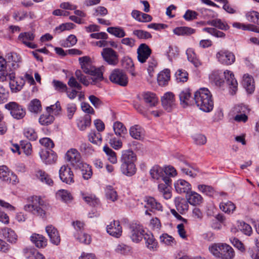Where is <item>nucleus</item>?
I'll use <instances>...</instances> for the list:
<instances>
[{"label":"nucleus","mask_w":259,"mask_h":259,"mask_svg":"<svg viewBox=\"0 0 259 259\" xmlns=\"http://www.w3.org/2000/svg\"><path fill=\"white\" fill-rule=\"evenodd\" d=\"M194 103L199 109L205 112L211 111L213 107L212 95L208 89L200 88L194 94Z\"/></svg>","instance_id":"f257e3e1"},{"label":"nucleus","mask_w":259,"mask_h":259,"mask_svg":"<svg viewBox=\"0 0 259 259\" xmlns=\"http://www.w3.org/2000/svg\"><path fill=\"white\" fill-rule=\"evenodd\" d=\"M78 60L83 71L93 76L90 78L92 80L91 84H95L97 82L103 79V67L96 68L93 66L91 63V58L89 56L80 57Z\"/></svg>","instance_id":"f03ea898"},{"label":"nucleus","mask_w":259,"mask_h":259,"mask_svg":"<svg viewBox=\"0 0 259 259\" xmlns=\"http://www.w3.org/2000/svg\"><path fill=\"white\" fill-rule=\"evenodd\" d=\"M50 207L49 204L40 197L35 196L32 197L31 203L24 206V209L34 215L45 218H46V211L49 209Z\"/></svg>","instance_id":"7ed1b4c3"},{"label":"nucleus","mask_w":259,"mask_h":259,"mask_svg":"<svg viewBox=\"0 0 259 259\" xmlns=\"http://www.w3.org/2000/svg\"><path fill=\"white\" fill-rule=\"evenodd\" d=\"M5 108L10 111L11 115L15 119H23L26 115V109L16 102H10L5 105Z\"/></svg>","instance_id":"20e7f679"},{"label":"nucleus","mask_w":259,"mask_h":259,"mask_svg":"<svg viewBox=\"0 0 259 259\" xmlns=\"http://www.w3.org/2000/svg\"><path fill=\"white\" fill-rule=\"evenodd\" d=\"M217 61L221 64L229 66L233 64L236 60L234 53L228 50L222 49L215 55Z\"/></svg>","instance_id":"39448f33"},{"label":"nucleus","mask_w":259,"mask_h":259,"mask_svg":"<svg viewBox=\"0 0 259 259\" xmlns=\"http://www.w3.org/2000/svg\"><path fill=\"white\" fill-rule=\"evenodd\" d=\"M130 236L132 240L136 243H139L144 237L146 232L143 226L139 223H133L130 226Z\"/></svg>","instance_id":"423d86ee"},{"label":"nucleus","mask_w":259,"mask_h":259,"mask_svg":"<svg viewBox=\"0 0 259 259\" xmlns=\"http://www.w3.org/2000/svg\"><path fill=\"white\" fill-rule=\"evenodd\" d=\"M110 80L115 84L125 87L128 83V77L121 70L116 69L112 71L109 76Z\"/></svg>","instance_id":"0eeeda50"},{"label":"nucleus","mask_w":259,"mask_h":259,"mask_svg":"<svg viewBox=\"0 0 259 259\" xmlns=\"http://www.w3.org/2000/svg\"><path fill=\"white\" fill-rule=\"evenodd\" d=\"M0 180L7 184L13 185L18 182L17 176L6 165L0 166Z\"/></svg>","instance_id":"6e6552de"},{"label":"nucleus","mask_w":259,"mask_h":259,"mask_svg":"<svg viewBox=\"0 0 259 259\" xmlns=\"http://www.w3.org/2000/svg\"><path fill=\"white\" fill-rule=\"evenodd\" d=\"M101 56L103 60L109 65L115 66L119 62L117 53L112 48H104L101 52Z\"/></svg>","instance_id":"1a4fd4ad"},{"label":"nucleus","mask_w":259,"mask_h":259,"mask_svg":"<svg viewBox=\"0 0 259 259\" xmlns=\"http://www.w3.org/2000/svg\"><path fill=\"white\" fill-rule=\"evenodd\" d=\"M65 158L74 168H77L83 162L79 152L76 149L72 148L68 150L65 154Z\"/></svg>","instance_id":"9d476101"},{"label":"nucleus","mask_w":259,"mask_h":259,"mask_svg":"<svg viewBox=\"0 0 259 259\" xmlns=\"http://www.w3.org/2000/svg\"><path fill=\"white\" fill-rule=\"evenodd\" d=\"M161 101L163 108L167 112H171L176 106L175 95L171 92L164 93L161 98Z\"/></svg>","instance_id":"9b49d317"},{"label":"nucleus","mask_w":259,"mask_h":259,"mask_svg":"<svg viewBox=\"0 0 259 259\" xmlns=\"http://www.w3.org/2000/svg\"><path fill=\"white\" fill-rule=\"evenodd\" d=\"M60 180L67 184L70 185L74 182V174L71 168L67 165H62L59 170Z\"/></svg>","instance_id":"f8f14e48"},{"label":"nucleus","mask_w":259,"mask_h":259,"mask_svg":"<svg viewBox=\"0 0 259 259\" xmlns=\"http://www.w3.org/2000/svg\"><path fill=\"white\" fill-rule=\"evenodd\" d=\"M163 181L164 182V184H159L158 190L160 193L162 195L163 198L167 200L172 196L171 191L172 180H169L168 178H165Z\"/></svg>","instance_id":"ddd939ff"},{"label":"nucleus","mask_w":259,"mask_h":259,"mask_svg":"<svg viewBox=\"0 0 259 259\" xmlns=\"http://www.w3.org/2000/svg\"><path fill=\"white\" fill-rule=\"evenodd\" d=\"M180 104L185 107L189 105H193L194 103V96H193L191 90L189 89H185L179 94Z\"/></svg>","instance_id":"4468645a"},{"label":"nucleus","mask_w":259,"mask_h":259,"mask_svg":"<svg viewBox=\"0 0 259 259\" xmlns=\"http://www.w3.org/2000/svg\"><path fill=\"white\" fill-rule=\"evenodd\" d=\"M35 35L32 32H25L20 33L18 39L19 41L31 49H36L37 45L31 42L34 39Z\"/></svg>","instance_id":"2eb2a0df"},{"label":"nucleus","mask_w":259,"mask_h":259,"mask_svg":"<svg viewBox=\"0 0 259 259\" xmlns=\"http://www.w3.org/2000/svg\"><path fill=\"white\" fill-rule=\"evenodd\" d=\"M39 156L46 164L54 163L57 159V155L52 150L42 149L39 152Z\"/></svg>","instance_id":"dca6fc26"},{"label":"nucleus","mask_w":259,"mask_h":259,"mask_svg":"<svg viewBox=\"0 0 259 259\" xmlns=\"http://www.w3.org/2000/svg\"><path fill=\"white\" fill-rule=\"evenodd\" d=\"M107 232L111 236L119 238L122 235V227L119 221L113 220L106 227Z\"/></svg>","instance_id":"f3484780"},{"label":"nucleus","mask_w":259,"mask_h":259,"mask_svg":"<svg viewBox=\"0 0 259 259\" xmlns=\"http://www.w3.org/2000/svg\"><path fill=\"white\" fill-rule=\"evenodd\" d=\"M138 61L142 63L146 62L151 54V50L146 44H141L137 49Z\"/></svg>","instance_id":"a211bd4d"},{"label":"nucleus","mask_w":259,"mask_h":259,"mask_svg":"<svg viewBox=\"0 0 259 259\" xmlns=\"http://www.w3.org/2000/svg\"><path fill=\"white\" fill-rule=\"evenodd\" d=\"M46 231L51 242L54 245H58L61 241V237L57 229L52 225H49L46 227Z\"/></svg>","instance_id":"6ab92c4d"},{"label":"nucleus","mask_w":259,"mask_h":259,"mask_svg":"<svg viewBox=\"0 0 259 259\" xmlns=\"http://www.w3.org/2000/svg\"><path fill=\"white\" fill-rule=\"evenodd\" d=\"M145 207L151 211H163V207L161 204L158 202L154 197H146L145 198Z\"/></svg>","instance_id":"aec40b11"},{"label":"nucleus","mask_w":259,"mask_h":259,"mask_svg":"<svg viewBox=\"0 0 259 259\" xmlns=\"http://www.w3.org/2000/svg\"><path fill=\"white\" fill-rule=\"evenodd\" d=\"M176 191L179 194H188L191 190V184L186 181L182 179L178 180L174 183Z\"/></svg>","instance_id":"412c9836"},{"label":"nucleus","mask_w":259,"mask_h":259,"mask_svg":"<svg viewBox=\"0 0 259 259\" xmlns=\"http://www.w3.org/2000/svg\"><path fill=\"white\" fill-rule=\"evenodd\" d=\"M136 160L137 155L132 150L122 151L120 158L121 164H135Z\"/></svg>","instance_id":"4be33fe9"},{"label":"nucleus","mask_w":259,"mask_h":259,"mask_svg":"<svg viewBox=\"0 0 259 259\" xmlns=\"http://www.w3.org/2000/svg\"><path fill=\"white\" fill-rule=\"evenodd\" d=\"M130 135L135 139L142 140L144 138L145 131L140 125L136 124L131 127Z\"/></svg>","instance_id":"5701e85b"},{"label":"nucleus","mask_w":259,"mask_h":259,"mask_svg":"<svg viewBox=\"0 0 259 259\" xmlns=\"http://www.w3.org/2000/svg\"><path fill=\"white\" fill-rule=\"evenodd\" d=\"M224 74L227 83L235 93L237 89L238 82L234 77V73L230 70H226L224 71Z\"/></svg>","instance_id":"b1692460"},{"label":"nucleus","mask_w":259,"mask_h":259,"mask_svg":"<svg viewBox=\"0 0 259 259\" xmlns=\"http://www.w3.org/2000/svg\"><path fill=\"white\" fill-rule=\"evenodd\" d=\"M30 240L38 248H44L47 245V239L40 234H32L30 236Z\"/></svg>","instance_id":"393cba45"},{"label":"nucleus","mask_w":259,"mask_h":259,"mask_svg":"<svg viewBox=\"0 0 259 259\" xmlns=\"http://www.w3.org/2000/svg\"><path fill=\"white\" fill-rule=\"evenodd\" d=\"M234 255L235 252L232 247L226 243H222L220 258L232 259Z\"/></svg>","instance_id":"a878e982"},{"label":"nucleus","mask_w":259,"mask_h":259,"mask_svg":"<svg viewBox=\"0 0 259 259\" xmlns=\"http://www.w3.org/2000/svg\"><path fill=\"white\" fill-rule=\"evenodd\" d=\"M145 241L146 246L150 250H156L158 247V243L153 235L151 233H146L143 238Z\"/></svg>","instance_id":"bb28decb"},{"label":"nucleus","mask_w":259,"mask_h":259,"mask_svg":"<svg viewBox=\"0 0 259 259\" xmlns=\"http://www.w3.org/2000/svg\"><path fill=\"white\" fill-rule=\"evenodd\" d=\"M36 178L42 183L49 186H53L54 182L50 176L44 170L38 169L35 172Z\"/></svg>","instance_id":"cd10ccee"},{"label":"nucleus","mask_w":259,"mask_h":259,"mask_svg":"<svg viewBox=\"0 0 259 259\" xmlns=\"http://www.w3.org/2000/svg\"><path fill=\"white\" fill-rule=\"evenodd\" d=\"M25 83L24 79L22 77H18L15 80L9 82L11 91L13 93H17L20 91Z\"/></svg>","instance_id":"c85d7f7f"},{"label":"nucleus","mask_w":259,"mask_h":259,"mask_svg":"<svg viewBox=\"0 0 259 259\" xmlns=\"http://www.w3.org/2000/svg\"><path fill=\"white\" fill-rule=\"evenodd\" d=\"M242 85L246 91L249 93H252L254 91L253 78L252 76L248 74H244L243 77Z\"/></svg>","instance_id":"c756f323"},{"label":"nucleus","mask_w":259,"mask_h":259,"mask_svg":"<svg viewBox=\"0 0 259 259\" xmlns=\"http://www.w3.org/2000/svg\"><path fill=\"white\" fill-rule=\"evenodd\" d=\"M175 204L177 210L181 214H183L188 210L189 203L188 200L184 198L178 197L175 199Z\"/></svg>","instance_id":"7c9ffc66"},{"label":"nucleus","mask_w":259,"mask_h":259,"mask_svg":"<svg viewBox=\"0 0 259 259\" xmlns=\"http://www.w3.org/2000/svg\"><path fill=\"white\" fill-rule=\"evenodd\" d=\"M142 96L144 102L150 107H155L158 103V99L155 94L147 92L144 93Z\"/></svg>","instance_id":"2f4dec72"},{"label":"nucleus","mask_w":259,"mask_h":259,"mask_svg":"<svg viewBox=\"0 0 259 259\" xmlns=\"http://www.w3.org/2000/svg\"><path fill=\"white\" fill-rule=\"evenodd\" d=\"M188 202L192 205H199L203 202V198L201 195L194 191H191L187 196Z\"/></svg>","instance_id":"473e14b6"},{"label":"nucleus","mask_w":259,"mask_h":259,"mask_svg":"<svg viewBox=\"0 0 259 259\" xmlns=\"http://www.w3.org/2000/svg\"><path fill=\"white\" fill-rule=\"evenodd\" d=\"M133 18L139 22H148L152 21V17L150 15L143 13L138 10H133L131 13Z\"/></svg>","instance_id":"72a5a7b5"},{"label":"nucleus","mask_w":259,"mask_h":259,"mask_svg":"<svg viewBox=\"0 0 259 259\" xmlns=\"http://www.w3.org/2000/svg\"><path fill=\"white\" fill-rule=\"evenodd\" d=\"M120 170L123 175L127 177H132L136 173L137 168L136 164L121 163Z\"/></svg>","instance_id":"f704fd0d"},{"label":"nucleus","mask_w":259,"mask_h":259,"mask_svg":"<svg viewBox=\"0 0 259 259\" xmlns=\"http://www.w3.org/2000/svg\"><path fill=\"white\" fill-rule=\"evenodd\" d=\"M75 169H79L81 171L82 178L84 180L90 179L93 175L91 166L86 163L82 162L80 165H79V167H77V168Z\"/></svg>","instance_id":"c9c22d12"},{"label":"nucleus","mask_w":259,"mask_h":259,"mask_svg":"<svg viewBox=\"0 0 259 259\" xmlns=\"http://www.w3.org/2000/svg\"><path fill=\"white\" fill-rule=\"evenodd\" d=\"M0 233L3 236L7 239V240L11 243L15 242L17 239V236L11 228H4L1 229Z\"/></svg>","instance_id":"e433bc0d"},{"label":"nucleus","mask_w":259,"mask_h":259,"mask_svg":"<svg viewBox=\"0 0 259 259\" xmlns=\"http://www.w3.org/2000/svg\"><path fill=\"white\" fill-rule=\"evenodd\" d=\"M179 165L182 172L190 176L191 178H195L196 176V174L193 172L191 169V167L189 163L184 159H181L179 163Z\"/></svg>","instance_id":"4c0bfd02"},{"label":"nucleus","mask_w":259,"mask_h":259,"mask_svg":"<svg viewBox=\"0 0 259 259\" xmlns=\"http://www.w3.org/2000/svg\"><path fill=\"white\" fill-rule=\"evenodd\" d=\"M56 195L58 199H60L65 203L70 202L73 199L71 193L66 190L61 189L58 190Z\"/></svg>","instance_id":"58836bf2"},{"label":"nucleus","mask_w":259,"mask_h":259,"mask_svg":"<svg viewBox=\"0 0 259 259\" xmlns=\"http://www.w3.org/2000/svg\"><path fill=\"white\" fill-rule=\"evenodd\" d=\"M170 70L168 69H164L160 72L157 76V81L159 85L165 86L167 84L170 79Z\"/></svg>","instance_id":"ea45409f"},{"label":"nucleus","mask_w":259,"mask_h":259,"mask_svg":"<svg viewBox=\"0 0 259 259\" xmlns=\"http://www.w3.org/2000/svg\"><path fill=\"white\" fill-rule=\"evenodd\" d=\"M76 123L77 127L80 130L84 131L91 125V117L89 115H85L77 119Z\"/></svg>","instance_id":"a19ab883"},{"label":"nucleus","mask_w":259,"mask_h":259,"mask_svg":"<svg viewBox=\"0 0 259 259\" xmlns=\"http://www.w3.org/2000/svg\"><path fill=\"white\" fill-rule=\"evenodd\" d=\"M23 253L28 259H45L44 255L34 249L26 248L23 249Z\"/></svg>","instance_id":"79ce46f5"},{"label":"nucleus","mask_w":259,"mask_h":259,"mask_svg":"<svg viewBox=\"0 0 259 259\" xmlns=\"http://www.w3.org/2000/svg\"><path fill=\"white\" fill-rule=\"evenodd\" d=\"M28 110L30 112L35 114L40 113L42 110L40 101L37 99H34L31 100L28 105Z\"/></svg>","instance_id":"37998d69"},{"label":"nucleus","mask_w":259,"mask_h":259,"mask_svg":"<svg viewBox=\"0 0 259 259\" xmlns=\"http://www.w3.org/2000/svg\"><path fill=\"white\" fill-rule=\"evenodd\" d=\"M150 174L153 179L163 181L164 177V169L158 165H154L150 170Z\"/></svg>","instance_id":"c03bdc74"},{"label":"nucleus","mask_w":259,"mask_h":259,"mask_svg":"<svg viewBox=\"0 0 259 259\" xmlns=\"http://www.w3.org/2000/svg\"><path fill=\"white\" fill-rule=\"evenodd\" d=\"M173 32L177 35H189L195 32V30L191 27L186 26L177 27L175 28Z\"/></svg>","instance_id":"a18cd8bd"},{"label":"nucleus","mask_w":259,"mask_h":259,"mask_svg":"<svg viewBox=\"0 0 259 259\" xmlns=\"http://www.w3.org/2000/svg\"><path fill=\"white\" fill-rule=\"evenodd\" d=\"M207 24L215 27L222 30H227L229 29V26L220 19H215L207 22Z\"/></svg>","instance_id":"49530a36"},{"label":"nucleus","mask_w":259,"mask_h":259,"mask_svg":"<svg viewBox=\"0 0 259 259\" xmlns=\"http://www.w3.org/2000/svg\"><path fill=\"white\" fill-rule=\"evenodd\" d=\"M188 60L191 62L195 67H198L201 65L200 60L197 58L196 55L193 49L189 48L186 51Z\"/></svg>","instance_id":"de8ad7c7"},{"label":"nucleus","mask_w":259,"mask_h":259,"mask_svg":"<svg viewBox=\"0 0 259 259\" xmlns=\"http://www.w3.org/2000/svg\"><path fill=\"white\" fill-rule=\"evenodd\" d=\"M105 195L107 199L115 202L118 199V195L116 191L111 185H108L105 189Z\"/></svg>","instance_id":"09e8293b"},{"label":"nucleus","mask_w":259,"mask_h":259,"mask_svg":"<svg viewBox=\"0 0 259 259\" xmlns=\"http://www.w3.org/2000/svg\"><path fill=\"white\" fill-rule=\"evenodd\" d=\"M107 31L110 34L118 38H123L126 35L124 29L119 26L108 27Z\"/></svg>","instance_id":"8fccbe9b"},{"label":"nucleus","mask_w":259,"mask_h":259,"mask_svg":"<svg viewBox=\"0 0 259 259\" xmlns=\"http://www.w3.org/2000/svg\"><path fill=\"white\" fill-rule=\"evenodd\" d=\"M220 208L224 212L230 214L234 212L236 209L235 205L231 201L222 202L220 204Z\"/></svg>","instance_id":"3c124183"},{"label":"nucleus","mask_w":259,"mask_h":259,"mask_svg":"<svg viewBox=\"0 0 259 259\" xmlns=\"http://www.w3.org/2000/svg\"><path fill=\"white\" fill-rule=\"evenodd\" d=\"M89 140L94 144L100 145L102 139L100 133L95 131H91L88 135Z\"/></svg>","instance_id":"603ef678"},{"label":"nucleus","mask_w":259,"mask_h":259,"mask_svg":"<svg viewBox=\"0 0 259 259\" xmlns=\"http://www.w3.org/2000/svg\"><path fill=\"white\" fill-rule=\"evenodd\" d=\"M113 128L115 134L119 137H123L127 132L126 128L123 124L119 121L114 122Z\"/></svg>","instance_id":"864d4df0"},{"label":"nucleus","mask_w":259,"mask_h":259,"mask_svg":"<svg viewBox=\"0 0 259 259\" xmlns=\"http://www.w3.org/2000/svg\"><path fill=\"white\" fill-rule=\"evenodd\" d=\"M197 188L200 192L209 197H213L216 192L214 188L211 186L206 185H199Z\"/></svg>","instance_id":"5fc2aeb1"},{"label":"nucleus","mask_w":259,"mask_h":259,"mask_svg":"<svg viewBox=\"0 0 259 259\" xmlns=\"http://www.w3.org/2000/svg\"><path fill=\"white\" fill-rule=\"evenodd\" d=\"M82 199L90 206H96L100 203L99 199L93 194L85 195L81 193Z\"/></svg>","instance_id":"6e6d98bb"},{"label":"nucleus","mask_w":259,"mask_h":259,"mask_svg":"<svg viewBox=\"0 0 259 259\" xmlns=\"http://www.w3.org/2000/svg\"><path fill=\"white\" fill-rule=\"evenodd\" d=\"M175 77L177 82H185L188 79V73L185 70L180 69L176 72Z\"/></svg>","instance_id":"4d7b16f0"},{"label":"nucleus","mask_w":259,"mask_h":259,"mask_svg":"<svg viewBox=\"0 0 259 259\" xmlns=\"http://www.w3.org/2000/svg\"><path fill=\"white\" fill-rule=\"evenodd\" d=\"M9 62L11 61V67L15 70L19 68L21 62V58L19 55L16 53H12L10 57L9 58Z\"/></svg>","instance_id":"13d9d810"},{"label":"nucleus","mask_w":259,"mask_h":259,"mask_svg":"<svg viewBox=\"0 0 259 259\" xmlns=\"http://www.w3.org/2000/svg\"><path fill=\"white\" fill-rule=\"evenodd\" d=\"M54 117L50 113L42 114L39 118V122L42 125H48L53 123L54 120Z\"/></svg>","instance_id":"bf43d9fd"},{"label":"nucleus","mask_w":259,"mask_h":259,"mask_svg":"<svg viewBox=\"0 0 259 259\" xmlns=\"http://www.w3.org/2000/svg\"><path fill=\"white\" fill-rule=\"evenodd\" d=\"M75 237L80 243L84 244H89L92 241V238L90 235L81 231L75 235Z\"/></svg>","instance_id":"052dcab7"},{"label":"nucleus","mask_w":259,"mask_h":259,"mask_svg":"<svg viewBox=\"0 0 259 259\" xmlns=\"http://www.w3.org/2000/svg\"><path fill=\"white\" fill-rule=\"evenodd\" d=\"M245 16L248 21L259 25V13L258 12L255 11L248 12Z\"/></svg>","instance_id":"680f3d73"},{"label":"nucleus","mask_w":259,"mask_h":259,"mask_svg":"<svg viewBox=\"0 0 259 259\" xmlns=\"http://www.w3.org/2000/svg\"><path fill=\"white\" fill-rule=\"evenodd\" d=\"M133 34L139 39H147L152 38V35L149 32L141 29L134 30Z\"/></svg>","instance_id":"e2e57ef3"},{"label":"nucleus","mask_w":259,"mask_h":259,"mask_svg":"<svg viewBox=\"0 0 259 259\" xmlns=\"http://www.w3.org/2000/svg\"><path fill=\"white\" fill-rule=\"evenodd\" d=\"M52 84L55 90L59 93H64L68 89L67 85L60 80H53Z\"/></svg>","instance_id":"0e129e2a"},{"label":"nucleus","mask_w":259,"mask_h":259,"mask_svg":"<svg viewBox=\"0 0 259 259\" xmlns=\"http://www.w3.org/2000/svg\"><path fill=\"white\" fill-rule=\"evenodd\" d=\"M103 151L108 156V159L112 163L114 164L117 162L116 153L111 148H110L108 146H105L103 148Z\"/></svg>","instance_id":"69168bd1"},{"label":"nucleus","mask_w":259,"mask_h":259,"mask_svg":"<svg viewBox=\"0 0 259 259\" xmlns=\"http://www.w3.org/2000/svg\"><path fill=\"white\" fill-rule=\"evenodd\" d=\"M24 136L29 140L35 141L37 138V135L34 130L31 127H26L24 129Z\"/></svg>","instance_id":"338daca9"},{"label":"nucleus","mask_w":259,"mask_h":259,"mask_svg":"<svg viewBox=\"0 0 259 259\" xmlns=\"http://www.w3.org/2000/svg\"><path fill=\"white\" fill-rule=\"evenodd\" d=\"M46 110L48 113L53 114L55 115L59 114L61 111V107L60 102L57 101L54 105L47 107Z\"/></svg>","instance_id":"774afa93"}]
</instances>
